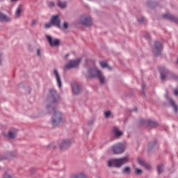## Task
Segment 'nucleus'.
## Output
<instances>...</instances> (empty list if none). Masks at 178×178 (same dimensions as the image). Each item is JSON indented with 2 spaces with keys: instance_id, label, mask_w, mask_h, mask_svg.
Wrapping results in <instances>:
<instances>
[{
  "instance_id": "1",
  "label": "nucleus",
  "mask_w": 178,
  "mask_h": 178,
  "mask_svg": "<svg viewBox=\"0 0 178 178\" xmlns=\"http://www.w3.org/2000/svg\"><path fill=\"white\" fill-rule=\"evenodd\" d=\"M84 74L87 79H98L100 84H105L104 73L94 65L88 67Z\"/></svg>"
},
{
  "instance_id": "2",
  "label": "nucleus",
  "mask_w": 178,
  "mask_h": 178,
  "mask_svg": "<svg viewBox=\"0 0 178 178\" xmlns=\"http://www.w3.org/2000/svg\"><path fill=\"white\" fill-rule=\"evenodd\" d=\"M46 109H47V111H53L54 113L51 117V124L54 127H56V126L62 122V113L49 104L46 106Z\"/></svg>"
},
{
  "instance_id": "3",
  "label": "nucleus",
  "mask_w": 178,
  "mask_h": 178,
  "mask_svg": "<svg viewBox=\"0 0 178 178\" xmlns=\"http://www.w3.org/2000/svg\"><path fill=\"white\" fill-rule=\"evenodd\" d=\"M129 162V157L110 159L107 161L108 168H120L122 165Z\"/></svg>"
},
{
  "instance_id": "4",
  "label": "nucleus",
  "mask_w": 178,
  "mask_h": 178,
  "mask_svg": "<svg viewBox=\"0 0 178 178\" xmlns=\"http://www.w3.org/2000/svg\"><path fill=\"white\" fill-rule=\"evenodd\" d=\"M125 149H126V147L123 143H116L112 146L113 152L115 155L123 154Z\"/></svg>"
},
{
  "instance_id": "5",
  "label": "nucleus",
  "mask_w": 178,
  "mask_h": 178,
  "mask_svg": "<svg viewBox=\"0 0 178 178\" xmlns=\"http://www.w3.org/2000/svg\"><path fill=\"white\" fill-rule=\"evenodd\" d=\"M48 99L49 101H50V102H52V104L58 102V101L59 100V96L58 95V93L56 92V90H55V89L49 90Z\"/></svg>"
},
{
  "instance_id": "6",
  "label": "nucleus",
  "mask_w": 178,
  "mask_h": 178,
  "mask_svg": "<svg viewBox=\"0 0 178 178\" xmlns=\"http://www.w3.org/2000/svg\"><path fill=\"white\" fill-rule=\"evenodd\" d=\"M46 39L50 47H59L60 44V40L58 38H52V37L49 35H46Z\"/></svg>"
},
{
  "instance_id": "7",
  "label": "nucleus",
  "mask_w": 178,
  "mask_h": 178,
  "mask_svg": "<svg viewBox=\"0 0 178 178\" xmlns=\"http://www.w3.org/2000/svg\"><path fill=\"white\" fill-rule=\"evenodd\" d=\"M80 58L74 60H70L67 64L64 66V70H68V69H73V67H77L80 64Z\"/></svg>"
},
{
  "instance_id": "8",
  "label": "nucleus",
  "mask_w": 178,
  "mask_h": 178,
  "mask_svg": "<svg viewBox=\"0 0 178 178\" xmlns=\"http://www.w3.org/2000/svg\"><path fill=\"white\" fill-rule=\"evenodd\" d=\"M161 51H162V43L160 42H155L154 47V54L156 56L161 55Z\"/></svg>"
},
{
  "instance_id": "9",
  "label": "nucleus",
  "mask_w": 178,
  "mask_h": 178,
  "mask_svg": "<svg viewBox=\"0 0 178 178\" xmlns=\"http://www.w3.org/2000/svg\"><path fill=\"white\" fill-rule=\"evenodd\" d=\"M53 74L56 80L58 87L59 88H62V80L60 79V74H59V71H58L56 69H54L53 70Z\"/></svg>"
},
{
  "instance_id": "10",
  "label": "nucleus",
  "mask_w": 178,
  "mask_h": 178,
  "mask_svg": "<svg viewBox=\"0 0 178 178\" xmlns=\"http://www.w3.org/2000/svg\"><path fill=\"white\" fill-rule=\"evenodd\" d=\"M80 22L83 26H91L92 24V20H91V17H82L80 19Z\"/></svg>"
},
{
  "instance_id": "11",
  "label": "nucleus",
  "mask_w": 178,
  "mask_h": 178,
  "mask_svg": "<svg viewBox=\"0 0 178 178\" xmlns=\"http://www.w3.org/2000/svg\"><path fill=\"white\" fill-rule=\"evenodd\" d=\"M72 145V140L70 139H65L63 140L62 142L60 143V149H66L70 147Z\"/></svg>"
},
{
  "instance_id": "12",
  "label": "nucleus",
  "mask_w": 178,
  "mask_h": 178,
  "mask_svg": "<svg viewBox=\"0 0 178 178\" xmlns=\"http://www.w3.org/2000/svg\"><path fill=\"white\" fill-rule=\"evenodd\" d=\"M50 22L53 26H56V27H58V29H60V19H59V16H52Z\"/></svg>"
},
{
  "instance_id": "13",
  "label": "nucleus",
  "mask_w": 178,
  "mask_h": 178,
  "mask_svg": "<svg viewBox=\"0 0 178 178\" xmlns=\"http://www.w3.org/2000/svg\"><path fill=\"white\" fill-rule=\"evenodd\" d=\"M72 92L75 95H78V94H80V91H81V88H80V86L76 82L72 83Z\"/></svg>"
},
{
  "instance_id": "14",
  "label": "nucleus",
  "mask_w": 178,
  "mask_h": 178,
  "mask_svg": "<svg viewBox=\"0 0 178 178\" xmlns=\"http://www.w3.org/2000/svg\"><path fill=\"white\" fill-rule=\"evenodd\" d=\"M138 163L141 165V166H144L147 170H151V169H152L151 165L149 163H145V161H144L142 159H138Z\"/></svg>"
},
{
  "instance_id": "15",
  "label": "nucleus",
  "mask_w": 178,
  "mask_h": 178,
  "mask_svg": "<svg viewBox=\"0 0 178 178\" xmlns=\"http://www.w3.org/2000/svg\"><path fill=\"white\" fill-rule=\"evenodd\" d=\"M11 19L10 17H7L6 15L0 13V22L1 23H9Z\"/></svg>"
},
{
  "instance_id": "16",
  "label": "nucleus",
  "mask_w": 178,
  "mask_h": 178,
  "mask_svg": "<svg viewBox=\"0 0 178 178\" xmlns=\"http://www.w3.org/2000/svg\"><path fill=\"white\" fill-rule=\"evenodd\" d=\"M112 131L115 137H120L123 134V132L120 131L118 127H113Z\"/></svg>"
},
{
  "instance_id": "17",
  "label": "nucleus",
  "mask_w": 178,
  "mask_h": 178,
  "mask_svg": "<svg viewBox=\"0 0 178 178\" xmlns=\"http://www.w3.org/2000/svg\"><path fill=\"white\" fill-rule=\"evenodd\" d=\"M16 133H17L16 129H10L8 134V138H15L16 137Z\"/></svg>"
},
{
  "instance_id": "18",
  "label": "nucleus",
  "mask_w": 178,
  "mask_h": 178,
  "mask_svg": "<svg viewBox=\"0 0 178 178\" xmlns=\"http://www.w3.org/2000/svg\"><path fill=\"white\" fill-rule=\"evenodd\" d=\"M57 6L61 9H65L67 6V3L66 1H58L57 2Z\"/></svg>"
},
{
  "instance_id": "19",
  "label": "nucleus",
  "mask_w": 178,
  "mask_h": 178,
  "mask_svg": "<svg viewBox=\"0 0 178 178\" xmlns=\"http://www.w3.org/2000/svg\"><path fill=\"white\" fill-rule=\"evenodd\" d=\"M168 99L171 106L173 108L174 112H175V113H177V106L176 105V104H175V101H173L172 99Z\"/></svg>"
},
{
  "instance_id": "20",
  "label": "nucleus",
  "mask_w": 178,
  "mask_h": 178,
  "mask_svg": "<svg viewBox=\"0 0 178 178\" xmlns=\"http://www.w3.org/2000/svg\"><path fill=\"white\" fill-rule=\"evenodd\" d=\"M22 10H23V9L22 8V5H19L15 11V16L17 17H20V15H21Z\"/></svg>"
},
{
  "instance_id": "21",
  "label": "nucleus",
  "mask_w": 178,
  "mask_h": 178,
  "mask_svg": "<svg viewBox=\"0 0 178 178\" xmlns=\"http://www.w3.org/2000/svg\"><path fill=\"white\" fill-rule=\"evenodd\" d=\"M93 123H94V119H92V120H90L88 122V125H87V124L84 125V127H83V130H84L85 131H86V134H88V133H90V131L86 129V127H88V126H91Z\"/></svg>"
},
{
  "instance_id": "22",
  "label": "nucleus",
  "mask_w": 178,
  "mask_h": 178,
  "mask_svg": "<svg viewBox=\"0 0 178 178\" xmlns=\"http://www.w3.org/2000/svg\"><path fill=\"white\" fill-rule=\"evenodd\" d=\"M100 66L103 69H105L106 67H107V69H108L110 70H111V69H112L111 67H109V65H108V63H106V62H105V61H101Z\"/></svg>"
},
{
  "instance_id": "23",
  "label": "nucleus",
  "mask_w": 178,
  "mask_h": 178,
  "mask_svg": "<svg viewBox=\"0 0 178 178\" xmlns=\"http://www.w3.org/2000/svg\"><path fill=\"white\" fill-rule=\"evenodd\" d=\"M163 165L162 164H159L157 165V173L159 175H161V173H163Z\"/></svg>"
},
{
  "instance_id": "24",
  "label": "nucleus",
  "mask_w": 178,
  "mask_h": 178,
  "mask_svg": "<svg viewBox=\"0 0 178 178\" xmlns=\"http://www.w3.org/2000/svg\"><path fill=\"white\" fill-rule=\"evenodd\" d=\"M147 124H148L149 126H151L152 127H156V126L158 125V124L156 123V122L152 121V120H148V121L147 122Z\"/></svg>"
},
{
  "instance_id": "25",
  "label": "nucleus",
  "mask_w": 178,
  "mask_h": 178,
  "mask_svg": "<svg viewBox=\"0 0 178 178\" xmlns=\"http://www.w3.org/2000/svg\"><path fill=\"white\" fill-rule=\"evenodd\" d=\"M167 74H168V71H166V70L161 71V80H165V79L166 78Z\"/></svg>"
},
{
  "instance_id": "26",
  "label": "nucleus",
  "mask_w": 178,
  "mask_h": 178,
  "mask_svg": "<svg viewBox=\"0 0 178 178\" xmlns=\"http://www.w3.org/2000/svg\"><path fill=\"white\" fill-rule=\"evenodd\" d=\"M72 178H87L86 175L83 173L79 175H74L72 176Z\"/></svg>"
},
{
  "instance_id": "27",
  "label": "nucleus",
  "mask_w": 178,
  "mask_h": 178,
  "mask_svg": "<svg viewBox=\"0 0 178 178\" xmlns=\"http://www.w3.org/2000/svg\"><path fill=\"white\" fill-rule=\"evenodd\" d=\"M122 172H123V173H126L127 175H130V173H131L130 167H125L123 169Z\"/></svg>"
},
{
  "instance_id": "28",
  "label": "nucleus",
  "mask_w": 178,
  "mask_h": 178,
  "mask_svg": "<svg viewBox=\"0 0 178 178\" xmlns=\"http://www.w3.org/2000/svg\"><path fill=\"white\" fill-rule=\"evenodd\" d=\"M52 22H49L44 24V29H50V27L52 26Z\"/></svg>"
},
{
  "instance_id": "29",
  "label": "nucleus",
  "mask_w": 178,
  "mask_h": 178,
  "mask_svg": "<svg viewBox=\"0 0 178 178\" xmlns=\"http://www.w3.org/2000/svg\"><path fill=\"white\" fill-rule=\"evenodd\" d=\"M109 116H111V111H107L104 112V117L106 118H109Z\"/></svg>"
},
{
  "instance_id": "30",
  "label": "nucleus",
  "mask_w": 178,
  "mask_h": 178,
  "mask_svg": "<svg viewBox=\"0 0 178 178\" xmlns=\"http://www.w3.org/2000/svg\"><path fill=\"white\" fill-rule=\"evenodd\" d=\"M47 5L49 8H54V6H55V3L54 1H49Z\"/></svg>"
},
{
  "instance_id": "31",
  "label": "nucleus",
  "mask_w": 178,
  "mask_h": 178,
  "mask_svg": "<svg viewBox=\"0 0 178 178\" xmlns=\"http://www.w3.org/2000/svg\"><path fill=\"white\" fill-rule=\"evenodd\" d=\"M143 172V170L138 169V168H136L135 169V173L136 175H141V173Z\"/></svg>"
},
{
  "instance_id": "32",
  "label": "nucleus",
  "mask_w": 178,
  "mask_h": 178,
  "mask_svg": "<svg viewBox=\"0 0 178 178\" xmlns=\"http://www.w3.org/2000/svg\"><path fill=\"white\" fill-rule=\"evenodd\" d=\"M145 38H147V40H149L151 37L149 36V33L148 32H145L144 35Z\"/></svg>"
},
{
  "instance_id": "33",
  "label": "nucleus",
  "mask_w": 178,
  "mask_h": 178,
  "mask_svg": "<svg viewBox=\"0 0 178 178\" xmlns=\"http://www.w3.org/2000/svg\"><path fill=\"white\" fill-rule=\"evenodd\" d=\"M144 20H145L144 17H140V18L138 19V23H143V22H144Z\"/></svg>"
},
{
  "instance_id": "34",
  "label": "nucleus",
  "mask_w": 178,
  "mask_h": 178,
  "mask_svg": "<svg viewBox=\"0 0 178 178\" xmlns=\"http://www.w3.org/2000/svg\"><path fill=\"white\" fill-rule=\"evenodd\" d=\"M63 27L65 30H66V29H67V27H69V24L67 23V22H65L63 24Z\"/></svg>"
},
{
  "instance_id": "35",
  "label": "nucleus",
  "mask_w": 178,
  "mask_h": 178,
  "mask_svg": "<svg viewBox=\"0 0 178 178\" xmlns=\"http://www.w3.org/2000/svg\"><path fill=\"white\" fill-rule=\"evenodd\" d=\"M37 56H41V49H37Z\"/></svg>"
},
{
  "instance_id": "36",
  "label": "nucleus",
  "mask_w": 178,
  "mask_h": 178,
  "mask_svg": "<svg viewBox=\"0 0 178 178\" xmlns=\"http://www.w3.org/2000/svg\"><path fill=\"white\" fill-rule=\"evenodd\" d=\"M172 77L173 80H175L176 81H178L177 75H172Z\"/></svg>"
},
{
  "instance_id": "37",
  "label": "nucleus",
  "mask_w": 178,
  "mask_h": 178,
  "mask_svg": "<svg viewBox=\"0 0 178 178\" xmlns=\"http://www.w3.org/2000/svg\"><path fill=\"white\" fill-rule=\"evenodd\" d=\"M35 24H37V22L35 20H33L31 26H35Z\"/></svg>"
},
{
  "instance_id": "38",
  "label": "nucleus",
  "mask_w": 178,
  "mask_h": 178,
  "mask_svg": "<svg viewBox=\"0 0 178 178\" xmlns=\"http://www.w3.org/2000/svg\"><path fill=\"white\" fill-rule=\"evenodd\" d=\"M2 60H3V58H2V54H0V65H1Z\"/></svg>"
},
{
  "instance_id": "39",
  "label": "nucleus",
  "mask_w": 178,
  "mask_h": 178,
  "mask_svg": "<svg viewBox=\"0 0 178 178\" xmlns=\"http://www.w3.org/2000/svg\"><path fill=\"white\" fill-rule=\"evenodd\" d=\"M174 94H175V95H176V97H177V95H178V90H174Z\"/></svg>"
},
{
  "instance_id": "40",
  "label": "nucleus",
  "mask_w": 178,
  "mask_h": 178,
  "mask_svg": "<svg viewBox=\"0 0 178 178\" xmlns=\"http://www.w3.org/2000/svg\"><path fill=\"white\" fill-rule=\"evenodd\" d=\"M5 159V157L0 156V161H3Z\"/></svg>"
},
{
  "instance_id": "41",
  "label": "nucleus",
  "mask_w": 178,
  "mask_h": 178,
  "mask_svg": "<svg viewBox=\"0 0 178 178\" xmlns=\"http://www.w3.org/2000/svg\"><path fill=\"white\" fill-rule=\"evenodd\" d=\"M135 112H137V108H135V109L134 110Z\"/></svg>"
},
{
  "instance_id": "42",
  "label": "nucleus",
  "mask_w": 178,
  "mask_h": 178,
  "mask_svg": "<svg viewBox=\"0 0 178 178\" xmlns=\"http://www.w3.org/2000/svg\"><path fill=\"white\" fill-rule=\"evenodd\" d=\"M16 1H17V0H11V2H15Z\"/></svg>"
},
{
  "instance_id": "43",
  "label": "nucleus",
  "mask_w": 178,
  "mask_h": 178,
  "mask_svg": "<svg viewBox=\"0 0 178 178\" xmlns=\"http://www.w3.org/2000/svg\"><path fill=\"white\" fill-rule=\"evenodd\" d=\"M65 56H66V57L69 56V54H66Z\"/></svg>"
},
{
  "instance_id": "44",
  "label": "nucleus",
  "mask_w": 178,
  "mask_h": 178,
  "mask_svg": "<svg viewBox=\"0 0 178 178\" xmlns=\"http://www.w3.org/2000/svg\"><path fill=\"white\" fill-rule=\"evenodd\" d=\"M177 63H178V58H177Z\"/></svg>"
},
{
  "instance_id": "45",
  "label": "nucleus",
  "mask_w": 178,
  "mask_h": 178,
  "mask_svg": "<svg viewBox=\"0 0 178 178\" xmlns=\"http://www.w3.org/2000/svg\"><path fill=\"white\" fill-rule=\"evenodd\" d=\"M165 97L168 98V95H166Z\"/></svg>"
}]
</instances>
